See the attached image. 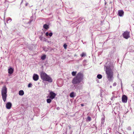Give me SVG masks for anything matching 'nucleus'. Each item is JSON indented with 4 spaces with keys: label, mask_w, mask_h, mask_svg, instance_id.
<instances>
[{
    "label": "nucleus",
    "mask_w": 134,
    "mask_h": 134,
    "mask_svg": "<svg viewBox=\"0 0 134 134\" xmlns=\"http://www.w3.org/2000/svg\"><path fill=\"white\" fill-rule=\"evenodd\" d=\"M127 98L125 95H124L122 97V101L123 103H126L127 102Z\"/></svg>",
    "instance_id": "obj_6"
},
{
    "label": "nucleus",
    "mask_w": 134,
    "mask_h": 134,
    "mask_svg": "<svg viewBox=\"0 0 134 134\" xmlns=\"http://www.w3.org/2000/svg\"><path fill=\"white\" fill-rule=\"evenodd\" d=\"M43 27L44 29L47 30L49 28V26L48 25L45 24L43 25Z\"/></svg>",
    "instance_id": "obj_14"
},
{
    "label": "nucleus",
    "mask_w": 134,
    "mask_h": 134,
    "mask_svg": "<svg viewBox=\"0 0 134 134\" xmlns=\"http://www.w3.org/2000/svg\"><path fill=\"white\" fill-rule=\"evenodd\" d=\"M116 82H114L113 83V86H115L116 85Z\"/></svg>",
    "instance_id": "obj_30"
},
{
    "label": "nucleus",
    "mask_w": 134,
    "mask_h": 134,
    "mask_svg": "<svg viewBox=\"0 0 134 134\" xmlns=\"http://www.w3.org/2000/svg\"><path fill=\"white\" fill-rule=\"evenodd\" d=\"M81 105L82 107H83L84 106V105L83 104H81Z\"/></svg>",
    "instance_id": "obj_34"
},
{
    "label": "nucleus",
    "mask_w": 134,
    "mask_h": 134,
    "mask_svg": "<svg viewBox=\"0 0 134 134\" xmlns=\"http://www.w3.org/2000/svg\"><path fill=\"white\" fill-rule=\"evenodd\" d=\"M116 93V92L115 91H114L112 93V94H113V97H116V96H115V94Z\"/></svg>",
    "instance_id": "obj_23"
},
{
    "label": "nucleus",
    "mask_w": 134,
    "mask_h": 134,
    "mask_svg": "<svg viewBox=\"0 0 134 134\" xmlns=\"http://www.w3.org/2000/svg\"><path fill=\"white\" fill-rule=\"evenodd\" d=\"M1 92L2 99L5 102L6 100L7 96V88L6 86H4L3 87Z\"/></svg>",
    "instance_id": "obj_4"
},
{
    "label": "nucleus",
    "mask_w": 134,
    "mask_h": 134,
    "mask_svg": "<svg viewBox=\"0 0 134 134\" xmlns=\"http://www.w3.org/2000/svg\"><path fill=\"white\" fill-rule=\"evenodd\" d=\"M49 94L50 96L49 97L52 99H53L56 95V94L52 92H51Z\"/></svg>",
    "instance_id": "obj_7"
},
{
    "label": "nucleus",
    "mask_w": 134,
    "mask_h": 134,
    "mask_svg": "<svg viewBox=\"0 0 134 134\" xmlns=\"http://www.w3.org/2000/svg\"><path fill=\"white\" fill-rule=\"evenodd\" d=\"M115 97H113V96L111 98V99L112 100H113L114 99V98Z\"/></svg>",
    "instance_id": "obj_33"
},
{
    "label": "nucleus",
    "mask_w": 134,
    "mask_h": 134,
    "mask_svg": "<svg viewBox=\"0 0 134 134\" xmlns=\"http://www.w3.org/2000/svg\"><path fill=\"white\" fill-rule=\"evenodd\" d=\"M39 76L37 74H33V79L34 81H37L39 79Z\"/></svg>",
    "instance_id": "obj_8"
},
{
    "label": "nucleus",
    "mask_w": 134,
    "mask_h": 134,
    "mask_svg": "<svg viewBox=\"0 0 134 134\" xmlns=\"http://www.w3.org/2000/svg\"><path fill=\"white\" fill-rule=\"evenodd\" d=\"M121 88L122 89V81H121Z\"/></svg>",
    "instance_id": "obj_32"
},
{
    "label": "nucleus",
    "mask_w": 134,
    "mask_h": 134,
    "mask_svg": "<svg viewBox=\"0 0 134 134\" xmlns=\"http://www.w3.org/2000/svg\"><path fill=\"white\" fill-rule=\"evenodd\" d=\"M40 76L41 79L43 81H47L50 82L52 81V79L44 72H41Z\"/></svg>",
    "instance_id": "obj_3"
},
{
    "label": "nucleus",
    "mask_w": 134,
    "mask_h": 134,
    "mask_svg": "<svg viewBox=\"0 0 134 134\" xmlns=\"http://www.w3.org/2000/svg\"><path fill=\"white\" fill-rule=\"evenodd\" d=\"M24 92L22 90H20L19 91V94L20 96H23L24 95Z\"/></svg>",
    "instance_id": "obj_15"
},
{
    "label": "nucleus",
    "mask_w": 134,
    "mask_h": 134,
    "mask_svg": "<svg viewBox=\"0 0 134 134\" xmlns=\"http://www.w3.org/2000/svg\"><path fill=\"white\" fill-rule=\"evenodd\" d=\"M32 86V84L31 83H29V84L28 85V87H31Z\"/></svg>",
    "instance_id": "obj_27"
},
{
    "label": "nucleus",
    "mask_w": 134,
    "mask_h": 134,
    "mask_svg": "<svg viewBox=\"0 0 134 134\" xmlns=\"http://www.w3.org/2000/svg\"><path fill=\"white\" fill-rule=\"evenodd\" d=\"M43 37L42 36H39V38L40 40H42L43 39Z\"/></svg>",
    "instance_id": "obj_28"
},
{
    "label": "nucleus",
    "mask_w": 134,
    "mask_h": 134,
    "mask_svg": "<svg viewBox=\"0 0 134 134\" xmlns=\"http://www.w3.org/2000/svg\"><path fill=\"white\" fill-rule=\"evenodd\" d=\"M67 45L66 43L64 44L63 45L65 49L67 48Z\"/></svg>",
    "instance_id": "obj_26"
},
{
    "label": "nucleus",
    "mask_w": 134,
    "mask_h": 134,
    "mask_svg": "<svg viewBox=\"0 0 134 134\" xmlns=\"http://www.w3.org/2000/svg\"><path fill=\"white\" fill-rule=\"evenodd\" d=\"M105 116L104 115L102 117V119H101V125H103L104 124V121H105Z\"/></svg>",
    "instance_id": "obj_12"
},
{
    "label": "nucleus",
    "mask_w": 134,
    "mask_h": 134,
    "mask_svg": "<svg viewBox=\"0 0 134 134\" xmlns=\"http://www.w3.org/2000/svg\"><path fill=\"white\" fill-rule=\"evenodd\" d=\"M23 0H22V1L21 2V4L23 2Z\"/></svg>",
    "instance_id": "obj_36"
},
{
    "label": "nucleus",
    "mask_w": 134,
    "mask_h": 134,
    "mask_svg": "<svg viewBox=\"0 0 134 134\" xmlns=\"http://www.w3.org/2000/svg\"><path fill=\"white\" fill-rule=\"evenodd\" d=\"M122 35L126 39H127L130 37L129 36V32L127 31L124 32L123 34Z\"/></svg>",
    "instance_id": "obj_5"
},
{
    "label": "nucleus",
    "mask_w": 134,
    "mask_h": 134,
    "mask_svg": "<svg viewBox=\"0 0 134 134\" xmlns=\"http://www.w3.org/2000/svg\"><path fill=\"white\" fill-rule=\"evenodd\" d=\"M83 75L81 72H79L76 76L73 78L72 81L73 84H77L80 83L83 79Z\"/></svg>",
    "instance_id": "obj_2"
},
{
    "label": "nucleus",
    "mask_w": 134,
    "mask_h": 134,
    "mask_svg": "<svg viewBox=\"0 0 134 134\" xmlns=\"http://www.w3.org/2000/svg\"><path fill=\"white\" fill-rule=\"evenodd\" d=\"M13 69L11 67H10L8 70V72L9 74H12L13 72Z\"/></svg>",
    "instance_id": "obj_11"
},
{
    "label": "nucleus",
    "mask_w": 134,
    "mask_h": 134,
    "mask_svg": "<svg viewBox=\"0 0 134 134\" xmlns=\"http://www.w3.org/2000/svg\"><path fill=\"white\" fill-rule=\"evenodd\" d=\"M28 5V3H26V4H25V5L26 6H27Z\"/></svg>",
    "instance_id": "obj_35"
},
{
    "label": "nucleus",
    "mask_w": 134,
    "mask_h": 134,
    "mask_svg": "<svg viewBox=\"0 0 134 134\" xmlns=\"http://www.w3.org/2000/svg\"><path fill=\"white\" fill-rule=\"evenodd\" d=\"M113 63V61H111L110 62L108 61L106 63L104 66L107 77L109 81L113 80V73L112 70L114 68Z\"/></svg>",
    "instance_id": "obj_1"
},
{
    "label": "nucleus",
    "mask_w": 134,
    "mask_h": 134,
    "mask_svg": "<svg viewBox=\"0 0 134 134\" xmlns=\"http://www.w3.org/2000/svg\"><path fill=\"white\" fill-rule=\"evenodd\" d=\"M58 108H59V107H57V109H58Z\"/></svg>",
    "instance_id": "obj_38"
},
{
    "label": "nucleus",
    "mask_w": 134,
    "mask_h": 134,
    "mask_svg": "<svg viewBox=\"0 0 134 134\" xmlns=\"http://www.w3.org/2000/svg\"><path fill=\"white\" fill-rule=\"evenodd\" d=\"M87 119L88 121H90L91 120V118L90 117L88 116L87 117Z\"/></svg>",
    "instance_id": "obj_25"
},
{
    "label": "nucleus",
    "mask_w": 134,
    "mask_h": 134,
    "mask_svg": "<svg viewBox=\"0 0 134 134\" xmlns=\"http://www.w3.org/2000/svg\"><path fill=\"white\" fill-rule=\"evenodd\" d=\"M51 98L50 99V98L47 99V103H50L51 102Z\"/></svg>",
    "instance_id": "obj_20"
},
{
    "label": "nucleus",
    "mask_w": 134,
    "mask_h": 134,
    "mask_svg": "<svg viewBox=\"0 0 134 134\" xmlns=\"http://www.w3.org/2000/svg\"><path fill=\"white\" fill-rule=\"evenodd\" d=\"M86 55V54L84 53H82V54H81V56L82 57H84Z\"/></svg>",
    "instance_id": "obj_22"
},
{
    "label": "nucleus",
    "mask_w": 134,
    "mask_h": 134,
    "mask_svg": "<svg viewBox=\"0 0 134 134\" xmlns=\"http://www.w3.org/2000/svg\"><path fill=\"white\" fill-rule=\"evenodd\" d=\"M110 88H111L112 87V86H110Z\"/></svg>",
    "instance_id": "obj_37"
},
{
    "label": "nucleus",
    "mask_w": 134,
    "mask_h": 134,
    "mask_svg": "<svg viewBox=\"0 0 134 134\" xmlns=\"http://www.w3.org/2000/svg\"><path fill=\"white\" fill-rule=\"evenodd\" d=\"M76 94L74 92H71L70 94V96L71 98H74Z\"/></svg>",
    "instance_id": "obj_13"
},
{
    "label": "nucleus",
    "mask_w": 134,
    "mask_h": 134,
    "mask_svg": "<svg viewBox=\"0 0 134 134\" xmlns=\"http://www.w3.org/2000/svg\"><path fill=\"white\" fill-rule=\"evenodd\" d=\"M76 73H77V71H73L72 72L71 74L73 76H75L76 75Z\"/></svg>",
    "instance_id": "obj_19"
},
{
    "label": "nucleus",
    "mask_w": 134,
    "mask_h": 134,
    "mask_svg": "<svg viewBox=\"0 0 134 134\" xmlns=\"http://www.w3.org/2000/svg\"><path fill=\"white\" fill-rule=\"evenodd\" d=\"M124 11L122 10H119L118 12V15L120 17H122L124 15Z\"/></svg>",
    "instance_id": "obj_9"
},
{
    "label": "nucleus",
    "mask_w": 134,
    "mask_h": 134,
    "mask_svg": "<svg viewBox=\"0 0 134 134\" xmlns=\"http://www.w3.org/2000/svg\"><path fill=\"white\" fill-rule=\"evenodd\" d=\"M46 35L47 36H48L49 35V33L48 32H47L46 33Z\"/></svg>",
    "instance_id": "obj_31"
},
{
    "label": "nucleus",
    "mask_w": 134,
    "mask_h": 134,
    "mask_svg": "<svg viewBox=\"0 0 134 134\" xmlns=\"http://www.w3.org/2000/svg\"><path fill=\"white\" fill-rule=\"evenodd\" d=\"M35 16H35V15L34 14V17H35ZM33 16L31 17V20H30V23H31V21H32V20H33L32 18H33Z\"/></svg>",
    "instance_id": "obj_24"
},
{
    "label": "nucleus",
    "mask_w": 134,
    "mask_h": 134,
    "mask_svg": "<svg viewBox=\"0 0 134 134\" xmlns=\"http://www.w3.org/2000/svg\"><path fill=\"white\" fill-rule=\"evenodd\" d=\"M12 20V19L10 18H8L7 19V23H10Z\"/></svg>",
    "instance_id": "obj_17"
},
{
    "label": "nucleus",
    "mask_w": 134,
    "mask_h": 134,
    "mask_svg": "<svg viewBox=\"0 0 134 134\" xmlns=\"http://www.w3.org/2000/svg\"><path fill=\"white\" fill-rule=\"evenodd\" d=\"M43 50L45 52H47L48 51V48L45 47H43Z\"/></svg>",
    "instance_id": "obj_21"
},
{
    "label": "nucleus",
    "mask_w": 134,
    "mask_h": 134,
    "mask_svg": "<svg viewBox=\"0 0 134 134\" xmlns=\"http://www.w3.org/2000/svg\"><path fill=\"white\" fill-rule=\"evenodd\" d=\"M12 104L9 102H8L6 104V107L8 109H10L12 106Z\"/></svg>",
    "instance_id": "obj_10"
},
{
    "label": "nucleus",
    "mask_w": 134,
    "mask_h": 134,
    "mask_svg": "<svg viewBox=\"0 0 134 134\" xmlns=\"http://www.w3.org/2000/svg\"><path fill=\"white\" fill-rule=\"evenodd\" d=\"M97 77L98 78V79H101L102 78V76L100 74H98L97 75Z\"/></svg>",
    "instance_id": "obj_18"
},
{
    "label": "nucleus",
    "mask_w": 134,
    "mask_h": 134,
    "mask_svg": "<svg viewBox=\"0 0 134 134\" xmlns=\"http://www.w3.org/2000/svg\"><path fill=\"white\" fill-rule=\"evenodd\" d=\"M46 58V55L45 54H44L42 55L41 57V59L42 60H44Z\"/></svg>",
    "instance_id": "obj_16"
},
{
    "label": "nucleus",
    "mask_w": 134,
    "mask_h": 134,
    "mask_svg": "<svg viewBox=\"0 0 134 134\" xmlns=\"http://www.w3.org/2000/svg\"><path fill=\"white\" fill-rule=\"evenodd\" d=\"M53 35L52 33V32H50L49 34V35L51 37Z\"/></svg>",
    "instance_id": "obj_29"
}]
</instances>
